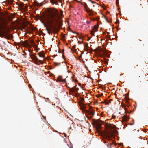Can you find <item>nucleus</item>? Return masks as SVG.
I'll use <instances>...</instances> for the list:
<instances>
[{"label":"nucleus","mask_w":148,"mask_h":148,"mask_svg":"<svg viewBox=\"0 0 148 148\" xmlns=\"http://www.w3.org/2000/svg\"><path fill=\"white\" fill-rule=\"evenodd\" d=\"M48 12L50 23L52 24H54L55 25L53 26L52 25H47L45 23H44V25L49 35L52 32L55 34L59 32V28L62 26V20L59 14L58 11L55 8H49Z\"/></svg>","instance_id":"1"},{"label":"nucleus","mask_w":148,"mask_h":148,"mask_svg":"<svg viewBox=\"0 0 148 148\" xmlns=\"http://www.w3.org/2000/svg\"><path fill=\"white\" fill-rule=\"evenodd\" d=\"M25 29V27H23L22 28V29H21V31H22L23 30H24V29Z\"/></svg>","instance_id":"29"},{"label":"nucleus","mask_w":148,"mask_h":148,"mask_svg":"<svg viewBox=\"0 0 148 148\" xmlns=\"http://www.w3.org/2000/svg\"><path fill=\"white\" fill-rule=\"evenodd\" d=\"M34 62L35 64H37L38 65H39V64L37 62V61H35Z\"/></svg>","instance_id":"27"},{"label":"nucleus","mask_w":148,"mask_h":148,"mask_svg":"<svg viewBox=\"0 0 148 148\" xmlns=\"http://www.w3.org/2000/svg\"><path fill=\"white\" fill-rule=\"evenodd\" d=\"M87 5L86 4L85 5V8L86 9V10L88 12H90L89 14V15L90 16L92 15H93V13L91 12V10L89 8L87 7Z\"/></svg>","instance_id":"6"},{"label":"nucleus","mask_w":148,"mask_h":148,"mask_svg":"<svg viewBox=\"0 0 148 148\" xmlns=\"http://www.w3.org/2000/svg\"><path fill=\"white\" fill-rule=\"evenodd\" d=\"M138 66V65H135L134 66V67L133 68V69L134 70H135V68L136 67H137V66Z\"/></svg>","instance_id":"22"},{"label":"nucleus","mask_w":148,"mask_h":148,"mask_svg":"<svg viewBox=\"0 0 148 148\" xmlns=\"http://www.w3.org/2000/svg\"><path fill=\"white\" fill-rule=\"evenodd\" d=\"M119 23V20H117V21L116 22H115V23Z\"/></svg>","instance_id":"30"},{"label":"nucleus","mask_w":148,"mask_h":148,"mask_svg":"<svg viewBox=\"0 0 148 148\" xmlns=\"http://www.w3.org/2000/svg\"><path fill=\"white\" fill-rule=\"evenodd\" d=\"M34 5L35 6H42V4H40V3L37 2L36 1H35L34 2Z\"/></svg>","instance_id":"9"},{"label":"nucleus","mask_w":148,"mask_h":148,"mask_svg":"<svg viewBox=\"0 0 148 148\" xmlns=\"http://www.w3.org/2000/svg\"><path fill=\"white\" fill-rule=\"evenodd\" d=\"M112 100V99H109L108 101H105L104 103L106 105H109Z\"/></svg>","instance_id":"14"},{"label":"nucleus","mask_w":148,"mask_h":148,"mask_svg":"<svg viewBox=\"0 0 148 148\" xmlns=\"http://www.w3.org/2000/svg\"><path fill=\"white\" fill-rule=\"evenodd\" d=\"M54 65H55V66H57L58 65H60V63H57L56 62H55L54 63Z\"/></svg>","instance_id":"17"},{"label":"nucleus","mask_w":148,"mask_h":148,"mask_svg":"<svg viewBox=\"0 0 148 148\" xmlns=\"http://www.w3.org/2000/svg\"><path fill=\"white\" fill-rule=\"evenodd\" d=\"M92 107L90 106V110H87L86 111L87 113L91 115V117H90V118H92L93 116L95 113V110L92 109Z\"/></svg>","instance_id":"5"},{"label":"nucleus","mask_w":148,"mask_h":148,"mask_svg":"<svg viewBox=\"0 0 148 148\" xmlns=\"http://www.w3.org/2000/svg\"><path fill=\"white\" fill-rule=\"evenodd\" d=\"M30 57L33 60H38L36 56L34 55V54H30Z\"/></svg>","instance_id":"8"},{"label":"nucleus","mask_w":148,"mask_h":148,"mask_svg":"<svg viewBox=\"0 0 148 148\" xmlns=\"http://www.w3.org/2000/svg\"><path fill=\"white\" fill-rule=\"evenodd\" d=\"M108 34H109V32H108Z\"/></svg>","instance_id":"39"},{"label":"nucleus","mask_w":148,"mask_h":148,"mask_svg":"<svg viewBox=\"0 0 148 148\" xmlns=\"http://www.w3.org/2000/svg\"><path fill=\"white\" fill-rule=\"evenodd\" d=\"M1 18L0 17V19H1Z\"/></svg>","instance_id":"42"},{"label":"nucleus","mask_w":148,"mask_h":148,"mask_svg":"<svg viewBox=\"0 0 148 148\" xmlns=\"http://www.w3.org/2000/svg\"><path fill=\"white\" fill-rule=\"evenodd\" d=\"M130 119V117L126 115H124L122 118V121H127Z\"/></svg>","instance_id":"7"},{"label":"nucleus","mask_w":148,"mask_h":148,"mask_svg":"<svg viewBox=\"0 0 148 148\" xmlns=\"http://www.w3.org/2000/svg\"><path fill=\"white\" fill-rule=\"evenodd\" d=\"M119 0H116V4L117 6H119Z\"/></svg>","instance_id":"18"},{"label":"nucleus","mask_w":148,"mask_h":148,"mask_svg":"<svg viewBox=\"0 0 148 148\" xmlns=\"http://www.w3.org/2000/svg\"><path fill=\"white\" fill-rule=\"evenodd\" d=\"M24 4L23 3H21V4H20V6L21 7H23L24 6Z\"/></svg>","instance_id":"24"},{"label":"nucleus","mask_w":148,"mask_h":148,"mask_svg":"<svg viewBox=\"0 0 148 148\" xmlns=\"http://www.w3.org/2000/svg\"><path fill=\"white\" fill-rule=\"evenodd\" d=\"M84 100V98H83L82 99V100Z\"/></svg>","instance_id":"36"},{"label":"nucleus","mask_w":148,"mask_h":148,"mask_svg":"<svg viewBox=\"0 0 148 148\" xmlns=\"http://www.w3.org/2000/svg\"><path fill=\"white\" fill-rule=\"evenodd\" d=\"M31 43H32V46H34V45H36L34 43V41L32 40L31 41Z\"/></svg>","instance_id":"19"},{"label":"nucleus","mask_w":148,"mask_h":148,"mask_svg":"<svg viewBox=\"0 0 148 148\" xmlns=\"http://www.w3.org/2000/svg\"><path fill=\"white\" fill-rule=\"evenodd\" d=\"M77 86L76 85L75 86H74V87H73L72 88H71L69 89V90L70 91L74 92H75V88Z\"/></svg>","instance_id":"10"},{"label":"nucleus","mask_w":148,"mask_h":148,"mask_svg":"<svg viewBox=\"0 0 148 148\" xmlns=\"http://www.w3.org/2000/svg\"><path fill=\"white\" fill-rule=\"evenodd\" d=\"M38 54L39 55V56L41 57H44L45 56V54L43 53L42 52H39L38 53Z\"/></svg>","instance_id":"11"},{"label":"nucleus","mask_w":148,"mask_h":148,"mask_svg":"<svg viewBox=\"0 0 148 148\" xmlns=\"http://www.w3.org/2000/svg\"><path fill=\"white\" fill-rule=\"evenodd\" d=\"M140 76H138L136 77V80L137 82H141L140 81Z\"/></svg>","instance_id":"15"},{"label":"nucleus","mask_w":148,"mask_h":148,"mask_svg":"<svg viewBox=\"0 0 148 148\" xmlns=\"http://www.w3.org/2000/svg\"><path fill=\"white\" fill-rule=\"evenodd\" d=\"M101 97V95H98V96L97 97Z\"/></svg>","instance_id":"31"},{"label":"nucleus","mask_w":148,"mask_h":148,"mask_svg":"<svg viewBox=\"0 0 148 148\" xmlns=\"http://www.w3.org/2000/svg\"><path fill=\"white\" fill-rule=\"evenodd\" d=\"M6 25H5L4 27H0V37H4L6 38H7L8 36V35H5L4 34L6 33V32L4 30L5 28H6Z\"/></svg>","instance_id":"3"},{"label":"nucleus","mask_w":148,"mask_h":148,"mask_svg":"<svg viewBox=\"0 0 148 148\" xmlns=\"http://www.w3.org/2000/svg\"><path fill=\"white\" fill-rule=\"evenodd\" d=\"M51 2L53 4H58V3L57 0H51Z\"/></svg>","instance_id":"12"},{"label":"nucleus","mask_w":148,"mask_h":148,"mask_svg":"<svg viewBox=\"0 0 148 148\" xmlns=\"http://www.w3.org/2000/svg\"><path fill=\"white\" fill-rule=\"evenodd\" d=\"M24 44L26 46H27L29 47H30V45L28 43L27 41H25L24 42Z\"/></svg>","instance_id":"16"},{"label":"nucleus","mask_w":148,"mask_h":148,"mask_svg":"<svg viewBox=\"0 0 148 148\" xmlns=\"http://www.w3.org/2000/svg\"><path fill=\"white\" fill-rule=\"evenodd\" d=\"M98 28V27H97L96 26H94V27L93 28L92 31L94 32H96Z\"/></svg>","instance_id":"13"},{"label":"nucleus","mask_w":148,"mask_h":148,"mask_svg":"<svg viewBox=\"0 0 148 148\" xmlns=\"http://www.w3.org/2000/svg\"><path fill=\"white\" fill-rule=\"evenodd\" d=\"M90 21H86V23H87V24H90Z\"/></svg>","instance_id":"28"},{"label":"nucleus","mask_w":148,"mask_h":148,"mask_svg":"<svg viewBox=\"0 0 148 148\" xmlns=\"http://www.w3.org/2000/svg\"><path fill=\"white\" fill-rule=\"evenodd\" d=\"M90 1H91V3H94V2L93 1H92V0H90Z\"/></svg>","instance_id":"32"},{"label":"nucleus","mask_w":148,"mask_h":148,"mask_svg":"<svg viewBox=\"0 0 148 148\" xmlns=\"http://www.w3.org/2000/svg\"><path fill=\"white\" fill-rule=\"evenodd\" d=\"M101 51H103V50H102Z\"/></svg>","instance_id":"41"},{"label":"nucleus","mask_w":148,"mask_h":148,"mask_svg":"<svg viewBox=\"0 0 148 148\" xmlns=\"http://www.w3.org/2000/svg\"><path fill=\"white\" fill-rule=\"evenodd\" d=\"M23 52L24 53H25V52L24 51H23Z\"/></svg>","instance_id":"37"},{"label":"nucleus","mask_w":148,"mask_h":148,"mask_svg":"<svg viewBox=\"0 0 148 148\" xmlns=\"http://www.w3.org/2000/svg\"><path fill=\"white\" fill-rule=\"evenodd\" d=\"M38 61H39V62L40 63H41V64L43 63V61H42L41 60H38Z\"/></svg>","instance_id":"21"},{"label":"nucleus","mask_w":148,"mask_h":148,"mask_svg":"<svg viewBox=\"0 0 148 148\" xmlns=\"http://www.w3.org/2000/svg\"><path fill=\"white\" fill-rule=\"evenodd\" d=\"M85 46L86 47H87L88 46V44L87 43H86L85 44Z\"/></svg>","instance_id":"26"},{"label":"nucleus","mask_w":148,"mask_h":148,"mask_svg":"<svg viewBox=\"0 0 148 148\" xmlns=\"http://www.w3.org/2000/svg\"><path fill=\"white\" fill-rule=\"evenodd\" d=\"M94 32L91 31V34L93 36H95L94 34Z\"/></svg>","instance_id":"20"},{"label":"nucleus","mask_w":148,"mask_h":148,"mask_svg":"<svg viewBox=\"0 0 148 148\" xmlns=\"http://www.w3.org/2000/svg\"><path fill=\"white\" fill-rule=\"evenodd\" d=\"M101 95V96L103 95V93H101V95Z\"/></svg>","instance_id":"34"},{"label":"nucleus","mask_w":148,"mask_h":148,"mask_svg":"<svg viewBox=\"0 0 148 148\" xmlns=\"http://www.w3.org/2000/svg\"><path fill=\"white\" fill-rule=\"evenodd\" d=\"M59 77H61L60 76H59Z\"/></svg>","instance_id":"40"},{"label":"nucleus","mask_w":148,"mask_h":148,"mask_svg":"<svg viewBox=\"0 0 148 148\" xmlns=\"http://www.w3.org/2000/svg\"><path fill=\"white\" fill-rule=\"evenodd\" d=\"M65 80H66V79H65L64 80H61V81L65 82Z\"/></svg>","instance_id":"33"},{"label":"nucleus","mask_w":148,"mask_h":148,"mask_svg":"<svg viewBox=\"0 0 148 148\" xmlns=\"http://www.w3.org/2000/svg\"><path fill=\"white\" fill-rule=\"evenodd\" d=\"M93 121L94 124V127L96 128L97 131L98 132H99L101 128V125L99 124V122L93 119Z\"/></svg>","instance_id":"4"},{"label":"nucleus","mask_w":148,"mask_h":148,"mask_svg":"<svg viewBox=\"0 0 148 148\" xmlns=\"http://www.w3.org/2000/svg\"><path fill=\"white\" fill-rule=\"evenodd\" d=\"M0 13L1 14H1V12H0Z\"/></svg>","instance_id":"38"},{"label":"nucleus","mask_w":148,"mask_h":148,"mask_svg":"<svg viewBox=\"0 0 148 148\" xmlns=\"http://www.w3.org/2000/svg\"><path fill=\"white\" fill-rule=\"evenodd\" d=\"M29 52H31V50H29Z\"/></svg>","instance_id":"35"},{"label":"nucleus","mask_w":148,"mask_h":148,"mask_svg":"<svg viewBox=\"0 0 148 148\" xmlns=\"http://www.w3.org/2000/svg\"><path fill=\"white\" fill-rule=\"evenodd\" d=\"M78 90H79V89L78 88H75V92H77V91Z\"/></svg>","instance_id":"23"},{"label":"nucleus","mask_w":148,"mask_h":148,"mask_svg":"<svg viewBox=\"0 0 148 148\" xmlns=\"http://www.w3.org/2000/svg\"><path fill=\"white\" fill-rule=\"evenodd\" d=\"M105 126L107 129L105 132V136L107 138L113 137L114 135V132L116 131V130L114 129L116 126L115 125L112 126L110 124L106 123Z\"/></svg>","instance_id":"2"},{"label":"nucleus","mask_w":148,"mask_h":148,"mask_svg":"<svg viewBox=\"0 0 148 148\" xmlns=\"http://www.w3.org/2000/svg\"><path fill=\"white\" fill-rule=\"evenodd\" d=\"M116 117V116L115 115H113L112 116V118L113 119H114Z\"/></svg>","instance_id":"25"}]
</instances>
